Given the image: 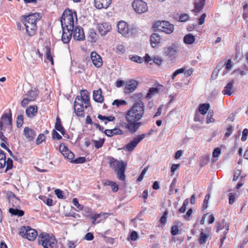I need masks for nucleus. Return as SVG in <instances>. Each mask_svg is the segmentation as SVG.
<instances>
[{
  "label": "nucleus",
  "instance_id": "obj_1",
  "mask_svg": "<svg viewBox=\"0 0 248 248\" xmlns=\"http://www.w3.org/2000/svg\"><path fill=\"white\" fill-rule=\"evenodd\" d=\"M144 113V105L141 100L136 102L132 107L126 113L127 123L125 128L131 133L136 132L142 123L139 122L143 117Z\"/></svg>",
  "mask_w": 248,
  "mask_h": 248
},
{
  "label": "nucleus",
  "instance_id": "obj_2",
  "mask_svg": "<svg viewBox=\"0 0 248 248\" xmlns=\"http://www.w3.org/2000/svg\"><path fill=\"white\" fill-rule=\"evenodd\" d=\"M42 18L40 14L35 13L27 16H22L21 21L25 27L27 34L30 37L34 36L37 32V23Z\"/></svg>",
  "mask_w": 248,
  "mask_h": 248
},
{
  "label": "nucleus",
  "instance_id": "obj_3",
  "mask_svg": "<svg viewBox=\"0 0 248 248\" xmlns=\"http://www.w3.org/2000/svg\"><path fill=\"white\" fill-rule=\"evenodd\" d=\"M90 106L89 93L86 90H83L80 95H78L75 98L74 107L76 115L78 117L84 116V108H87Z\"/></svg>",
  "mask_w": 248,
  "mask_h": 248
},
{
  "label": "nucleus",
  "instance_id": "obj_4",
  "mask_svg": "<svg viewBox=\"0 0 248 248\" xmlns=\"http://www.w3.org/2000/svg\"><path fill=\"white\" fill-rule=\"evenodd\" d=\"M109 166L113 169L116 175L117 179L121 181H125V174L127 164L123 160H118L113 157H109Z\"/></svg>",
  "mask_w": 248,
  "mask_h": 248
},
{
  "label": "nucleus",
  "instance_id": "obj_5",
  "mask_svg": "<svg viewBox=\"0 0 248 248\" xmlns=\"http://www.w3.org/2000/svg\"><path fill=\"white\" fill-rule=\"evenodd\" d=\"M37 242L43 248H58L57 240L52 234L41 233L38 236Z\"/></svg>",
  "mask_w": 248,
  "mask_h": 248
},
{
  "label": "nucleus",
  "instance_id": "obj_6",
  "mask_svg": "<svg viewBox=\"0 0 248 248\" xmlns=\"http://www.w3.org/2000/svg\"><path fill=\"white\" fill-rule=\"evenodd\" d=\"M12 129V116L11 110L9 113L3 114L0 118V139L5 141L6 138L3 135V132H10Z\"/></svg>",
  "mask_w": 248,
  "mask_h": 248
},
{
  "label": "nucleus",
  "instance_id": "obj_7",
  "mask_svg": "<svg viewBox=\"0 0 248 248\" xmlns=\"http://www.w3.org/2000/svg\"><path fill=\"white\" fill-rule=\"evenodd\" d=\"M77 19V13L73 12L69 9H65L61 17V23L62 28L70 30V29H73L74 26V18Z\"/></svg>",
  "mask_w": 248,
  "mask_h": 248
},
{
  "label": "nucleus",
  "instance_id": "obj_8",
  "mask_svg": "<svg viewBox=\"0 0 248 248\" xmlns=\"http://www.w3.org/2000/svg\"><path fill=\"white\" fill-rule=\"evenodd\" d=\"M180 47L178 43H172L170 45L163 48V54L171 61L176 59L177 53L179 52Z\"/></svg>",
  "mask_w": 248,
  "mask_h": 248
},
{
  "label": "nucleus",
  "instance_id": "obj_9",
  "mask_svg": "<svg viewBox=\"0 0 248 248\" xmlns=\"http://www.w3.org/2000/svg\"><path fill=\"white\" fill-rule=\"evenodd\" d=\"M19 235L31 241H33L38 235L37 232L29 226H22L19 230Z\"/></svg>",
  "mask_w": 248,
  "mask_h": 248
},
{
  "label": "nucleus",
  "instance_id": "obj_10",
  "mask_svg": "<svg viewBox=\"0 0 248 248\" xmlns=\"http://www.w3.org/2000/svg\"><path fill=\"white\" fill-rule=\"evenodd\" d=\"M216 232H218L220 230L224 229L223 232V235L220 238V247H222L224 241L226 238V235L228 233V230L229 229V225L227 223L226 220L224 219H221L218 221L215 227Z\"/></svg>",
  "mask_w": 248,
  "mask_h": 248
},
{
  "label": "nucleus",
  "instance_id": "obj_11",
  "mask_svg": "<svg viewBox=\"0 0 248 248\" xmlns=\"http://www.w3.org/2000/svg\"><path fill=\"white\" fill-rule=\"evenodd\" d=\"M6 159L5 153L0 149V169L3 168L6 165L5 171H7L12 169L13 162L11 158H8L7 160Z\"/></svg>",
  "mask_w": 248,
  "mask_h": 248
},
{
  "label": "nucleus",
  "instance_id": "obj_12",
  "mask_svg": "<svg viewBox=\"0 0 248 248\" xmlns=\"http://www.w3.org/2000/svg\"><path fill=\"white\" fill-rule=\"evenodd\" d=\"M132 7L138 14H141L148 11L147 3L142 0H134L132 3Z\"/></svg>",
  "mask_w": 248,
  "mask_h": 248
},
{
  "label": "nucleus",
  "instance_id": "obj_13",
  "mask_svg": "<svg viewBox=\"0 0 248 248\" xmlns=\"http://www.w3.org/2000/svg\"><path fill=\"white\" fill-rule=\"evenodd\" d=\"M149 133H144L139 135L135 137L133 140L126 145L125 149L129 152L132 151L137 145L147 135H150Z\"/></svg>",
  "mask_w": 248,
  "mask_h": 248
},
{
  "label": "nucleus",
  "instance_id": "obj_14",
  "mask_svg": "<svg viewBox=\"0 0 248 248\" xmlns=\"http://www.w3.org/2000/svg\"><path fill=\"white\" fill-rule=\"evenodd\" d=\"M117 27L119 33L125 37L129 36L130 29L126 22L124 21H120L118 22Z\"/></svg>",
  "mask_w": 248,
  "mask_h": 248
},
{
  "label": "nucleus",
  "instance_id": "obj_15",
  "mask_svg": "<svg viewBox=\"0 0 248 248\" xmlns=\"http://www.w3.org/2000/svg\"><path fill=\"white\" fill-rule=\"evenodd\" d=\"M73 36L74 39L77 41H83L85 39L83 29L79 26L74 27Z\"/></svg>",
  "mask_w": 248,
  "mask_h": 248
},
{
  "label": "nucleus",
  "instance_id": "obj_16",
  "mask_svg": "<svg viewBox=\"0 0 248 248\" xmlns=\"http://www.w3.org/2000/svg\"><path fill=\"white\" fill-rule=\"evenodd\" d=\"M159 30L167 34H170L174 30V26L172 24H170L169 22L162 21L160 23V25H158Z\"/></svg>",
  "mask_w": 248,
  "mask_h": 248
},
{
  "label": "nucleus",
  "instance_id": "obj_17",
  "mask_svg": "<svg viewBox=\"0 0 248 248\" xmlns=\"http://www.w3.org/2000/svg\"><path fill=\"white\" fill-rule=\"evenodd\" d=\"M210 228H206L205 230L202 229L198 239L199 243L201 245H204L209 237V233L210 232Z\"/></svg>",
  "mask_w": 248,
  "mask_h": 248
},
{
  "label": "nucleus",
  "instance_id": "obj_18",
  "mask_svg": "<svg viewBox=\"0 0 248 248\" xmlns=\"http://www.w3.org/2000/svg\"><path fill=\"white\" fill-rule=\"evenodd\" d=\"M59 151L65 158L69 160L73 159L75 157L74 153L70 151L63 143L60 144Z\"/></svg>",
  "mask_w": 248,
  "mask_h": 248
},
{
  "label": "nucleus",
  "instance_id": "obj_19",
  "mask_svg": "<svg viewBox=\"0 0 248 248\" xmlns=\"http://www.w3.org/2000/svg\"><path fill=\"white\" fill-rule=\"evenodd\" d=\"M138 85V81L134 79L127 82L124 88V91L125 93H129L133 92L137 89Z\"/></svg>",
  "mask_w": 248,
  "mask_h": 248
},
{
  "label": "nucleus",
  "instance_id": "obj_20",
  "mask_svg": "<svg viewBox=\"0 0 248 248\" xmlns=\"http://www.w3.org/2000/svg\"><path fill=\"white\" fill-rule=\"evenodd\" d=\"M91 58L93 64L96 67H100L103 64L101 57L95 51H93L91 53Z\"/></svg>",
  "mask_w": 248,
  "mask_h": 248
},
{
  "label": "nucleus",
  "instance_id": "obj_21",
  "mask_svg": "<svg viewBox=\"0 0 248 248\" xmlns=\"http://www.w3.org/2000/svg\"><path fill=\"white\" fill-rule=\"evenodd\" d=\"M62 41L63 43L67 44L69 43L73 35V29H70L69 30L68 28L67 30L64 28H62Z\"/></svg>",
  "mask_w": 248,
  "mask_h": 248
},
{
  "label": "nucleus",
  "instance_id": "obj_22",
  "mask_svg": "<svg viewBox=\"0 0 248 248\" xmlns=\"http://www.w3.org/2000/svg\"><path fill=\"white\" fill-rule=\"evenodd\" d=\"M23 134L29 141H31L34 140L36 133L32 129L25 127L23 130Z\"/></svg>",
  "mask_w": 248,
  "mask_h": 248
},
{
  "label": "nucleus",
  "instance_id": "obj_23",
  "mask_svg": "<svg viewBox=\"0 0 248 248\" xmlns=\"http://www.w3.org/2000/svg\"><path fill=\"white\" fill-rule=\"evenodd\" d=\"M205 3V0H195L194 8L192 12L195 13H198L201 12L204 8Z\"/></svg>",
  "mask_w": 248,
  "mask_h": 248
},
{
  "label": "nucleus",
  "instance_id": "obj_24",
  "mask_svg": "<svg viewBox=\"0 0 248 248\" xmlns=\"http://www.w3.org/2000/svg\"><path fill=\"white\" fill-rule=\"evenodd\" d=\"M39 93V91L37 88L32 87L28 91L26 95L30 99V100L34 101L36 100Z\"/></svg>",
  "mask_w": 248,
  "mask_h": 248
},
{
  "label": "nucleus",
  "instance_id": "obj_25",
  "mask_svg": "<svg viewBox=\"0 0 248 248\" xmlns=\"http://www.w3.org/2000/svg\"><path fill=\"white\" fill-rule=\"evenodd\" d=\"M37 111V107L36 106L32 105L30 106L26 109V114L29 118H32L36 115Z\"/></svg>",
  "mask_w": 248,
  "mask_h": 248
},
{
  "label": "nucleus",
  "instance_id": "obj_26",
  "mask_svg": "<svg viewBox=\"0 0 248 248\" xmlns=\"http://www.w3.org/2000/svg\"><path fill=\"white\" fill-rule=\"evenodd\" d=\"M95 7L98 9H107L108 7V0H94Z\"/></svg>",
  "mask_w": 248,
  "mask_h": 248
},
{
  "label": "nucleus",
  "instance_id": "obj_27",
  "mask_svg": "<svg viewBox=\"0 0 248 248\" xmlns=\"http://www.w3.org/2000/svg\"><path fill=\"white\" fill-rule=\"evenodd\" d=\"M160 35L156 33H153L150 38V41L151 46L155 47L160 43Z\"/></svg>",
  "mask_w": 248,
  "mask_h": 248
},
{
  "label": "nucleus",
  "instance_id": "obj_28",
  "mask_svg": "<svg viewBox=\"0 0 248 248\" xmlns=\"http://www.w3.org/2000/svg\"><path fill=\"white\" fill-rule=\"evenodd\" d=\"M87 39L91 43H95L97 40L98 35L94 29H90L89 30Z\"/></svg>",
  "mask_w": 248,
  "mask_h": 248
},
{
  "label": "nucleus",
  "instance_id": "obj_29",
  "mask_svg": "<svg viewBox=\"0 0 248 248\" xmlns=\"http://www.w3.org/2000/svg\"><path fill=\"white\" fill-rule=\"evenodd\" d=\"M234 83V80H232L230 82H229L224 87V89L222 91V93L224 95H228V96H231L232 94V93L231 92V91L232 89Z\"/></svg>",
  "mask_w": 248,
  "mask_h": 248
},
{
  "label": "nucleus",
  "instance_id": "obj_30",
  "mask_svg": "<svg viewBox=\"0 0 248 248\" xmlns=\"http://www.w3.org/2000/svg\"><path fill=\"white\" fill-rule=\"evenodd\" d=\"M102 90L100 89L93 92V99L95 102L98 103H102L103 102L104 97L102 96Z\"/></svg>",
  "mask_w": 248,
  "mask_h": 248
},
{
  "label": "nucleus",
  "instance_id": "obj_31",
  "mask_svg": "<svg viewBox=\"0 0 248 248\" xmlns=\"http://www.w3.org/2000/svg\"><path fill=\"white\" fill-rule=\"evenodd\" d=\"M55 130L59 131L63 136L65 134V129L61 123V119L59 116H57L56 119V122L55 124Z\"/></svg>",
  "mask_w": 248,
  "mask_h": 248
},
{
  "label": "nucleus",
  "instance_id": "obj_32",
  "mask_svg": "<svg viewBox=\"0 0 248 248\" xmlns=\"http://www.w3.org/2000/svg\"><path fill=\"white\" fill-rule=\"evenodd\" d=\"M195 40L194 35L191 33H188L184 37L183 42L186 45H192L195 42Z\"/></svg>",
  "mask_w": 248,
  "mask_h": 248
},
{
  "label": "nucleus",
  "instance_id": "obj_33",
  "mask_svg": "<svg viewBox=\"0 0 248 248\" xmlns=\"http://www.w3.org/2000/svg\"><path fill=\"white\" fill-rule=\"evenodd\" d=\"M98 29L102 35H106L108 31V25L107 23L98 24Z\"/></svg>",
  "mask_w": 248,
  "mask_h": 248
},
{
  "label": "nucleus",
  "instance_id": "obj_34",
  "mask_svg": "<svg viewBox=\"0 0 248 248\" xmlns=\"http://www.w3.org/2000/svg\"><path fill=\"white\" fill-rule=\"evenodd\" d=\"M45 55L46 60L51 62V65H54L53 56L52 55L50 46H46L45 47Z\"/></svg>",
  "mask_w": 248,
  "mask_h": 248
},
{
  "label": "nucleus",
  "instance_id": "obj_35",
  "mask_svg": "<svg viewBox=\"0 0 248 248\" xmlns=\"http://www.w3.org/2000/svg\"><path fill=\"white\" fill-rule=\"evenodd\" d=\"M233 63L231 59L227 60L226 62L224 64L225 70H224L222 75L224 76L227 74L232 68Z\"/></svg>",
  "mask_w": 248,
  "mask_h": 248
},
{
  "label": "nucleus",
  "instance_id": "obj_36",
  "mask_svg": "<svg viewBox=\"0 0 248 248\" xmlns=\"http://www.w3.org/2000/svg\"><path fill=\"white\" fill-rule=\"evenodd\" d=\"M210 108V105L208 103L201 104L199 105L198 110L202 115H205Z\"/></svg>",
  "mask_w": 248,
  "mask_h": 248
},
{
  "label": "nucleus",
  "instance_id": "obj_37",
  "mask_svg": "<svg viewBox=\"0 0 248 248\" xmlns=\"http://www.w3.org/2000/svg\"><path fill=\"white\" fill-rule=\"evenodd\" d=\"M9 213L14 216H17L19 217H22L24 215V212L23 210L16 208H11L9 209Z\"/></svg>",
  "mask_w": 248,
  "mask_h": 248
},
{
  "label": "nucleus",
  "instance_id": "obj_38",
  "mask_svg": "<svg viewBox=\"0 0 248 248\" xmlns=\"http://www.w3.org/2000/svg\"><path fill=\"white\" fill-rule=\"evenodd\" d=\"M129 59L131 61L139 63H141L144 60L143 58L141 57L140 56H139L138 55H129Z\"/></svg>",
  "mask_w": 248,
  "mask_h": 248
},
{
  "label": "nucleus",
  "instance_id": "obj_39",
  "mask_svg": "<svg viewBox=\"0 0 248 248\" xmlns=\"http://www.w3.org/2000/svg\"><path fill=\"white\" fill-rule=\"evenodd\" d=\"M210 160L209 156L207 155H204L201 157L200 160V165L201 167H204L208 164Z\"/></svg>",
  "mask_w": 248,
  "mask_h": 248
},
{
  "label": "nucleus",
  "instance_id": "obj_40",
  "mask_svg": "<svg viewBox=\"0 0 248 248\" xmlns=\"http://www.w3.org/2000/svg\"><path fill=\"white\" fill-rule=\"evenodd\" d=\"M24 122V116L23 114L18 115L16 118V126L18 128H20Z\"/></svg>",
  "mask_w": 248,
  "mask_h": 248
},
{
  "label": "nucleus",
  "instance_id": "obj_41",
  "mask_svg": "<svg viewBox=\"0 0 248 248\" xmlns=\"http://www.w3.org/2000/svg\"><path fill=\"white\" fill-rule=\"evenodd\" d=\"M158 91V89L156 87L150 88L146 94V97L148 99L151 98L152 97L153 94L155 93H157Z\"/></svg>",
  "mask_w": 248,
  "mask_h": 248
},
{
  "label": "nucleus",
  "instance_id": "obj_42",
  "mask_svg": "<svg viewBox=\"0 0 248 248\" xmlns=\"http://www.w3.org/2000/svg\"><path fill=\"white\" fill-rule=\"evenodd\" d=\"M123 131L119 128H115L113 129H109V137H111L114 135H122Z\"/></svg>",
  "mask_w": 248,
  "mask_h": 248
},
{
  "label": "nucleus",
  "instance_id": "obj_43",
  "mask_svg": "<svg viewBox=\"0 0 248 248\" xmlns=\"http://www.w3.org/2000/svg\"><path fill=\"white\" fill-rule=\"evenodd\" d=\"M71 162L75 164H82L86 162V158L85 157H79L75 159H70Z\"/></svg>",
  "mask_w": 248,
  "mask_h": 248
},
{
  "label": "nucleus",
  "instance_id": "obj_44",
  "mask_svg": "<svg viewBox=\"0 0 248 248\" xmlns=\"http://www.w3.org/2000/svg\"><path fill=\"white\" fill-rule=\"evenodd\" d=\"M139 237L138 233L136 231H132L130 232L128 239L130 241H135Z\"/></svg>",
  "mask_w": 248,
  "mask_h": 248
},
{
  "label": "nucleus",
  "instance_id": "obj_45",
  "mask_svg": "<svg viewBox=\"0 0 248 248\" xmlns=\"http://www.w3.org/2000/svg\"><path fill=\"white\" fill-rule=\"evenodd\" d=\"M109 186L113 192H116L119 190V186L115 182L109 181Z\"/></svg>",
  "mask_w": 248,
  "mask_h": 248
},
{
  "label": "nucleus",
  "instance_id": "obj_46",
  "mask_svg": "<svg viewBox=\"0 0 248 248\" xmlns=\"http://www.w3.org/2000/svg\"><path fill=\"white\" fill-rule=\"evenodd\" d=\"M126 104V102L125 100H119V99L115 100L112 103V105L113 106L116 105L118 107L121 105H125Z\"/></svg>",
  "mask_w": 248,
  "mask_h": 248
},
{
  "label": "nucleus",
  "instance_id": "obj_47",
  "mask_svg": "<svg viewBox=\"0 0 248 248\" xmlns=\"http://www.w3.org/2000/svg\"><path fill=\"white\" fill-rule=\"evenodd\" d=\"M168 215V211H165L161 218H160L159 221L161 224L165 225L167 221V216Z\"/></svg>",
  "mask_w": 248,
  "mask_h": 248
},
{
  "label": "nucleus",
  "instance_id": "obj_48",
  "mask_svg": "<svg viewBox=\"0 0 248 248\" xmlns=\"http://www.w3.org/2000/svg\"><path fill=\"white\" fill-rule=\"evenodd\" d=\"M210 195L209 194H207L205 197H204V201H203V204H202V208L203 209H206L207 208L208 205V201L210 199Z\"/></svg>",
  "mask_w": 248,
  "mask_h": 248
},
{
  "label": "nucleus",
  "instance_id": "obj_49",
  "mask_svg": "<svg viewBox=\"0 0 248 248\" xmlns=\"http://www.w3.org/2000/svg\"><path fill=\"white\" fill-rule=\"evenodd\" d=\"M46 140V136L43 134H40L36 140V143L37 145L41 144L43 141H45Z\"/></svg>",
  "mask_w": 248,
  "mask_h": 248
},
{
  "label": "nucleus",
  "instance_id": "obj_50",
  "mask_svg": "<svg viewBox=\"0 0 248 248\" xmlns=\"http://www.w3.org/2000/svg\"><path fill=\"white\" fill-rule=\"evenodd\" d=\"M73 204L76 206L79 210H82L83 209V206L79 203L78 201L77 198H74L72 201Z\"/></svg>",
  "mask_w": 248,
  "mask_h": 248
},
{
  "label": "nucleus",
  "instance_id": "obj_51",
  "mask_svg": "<svg viewBox=\"0 0 248 248\" xmlns=\"http://www.w3.org/2000/svg\"><path fill=\"white\" fill-rule=\"evenodd\" d=\"M190 16L187 14H182L179 16V21L180 22H186L188 20Z\"/></svg>",
  "mask_w": 248,
  "mask_h": 248
},
{
  "label": "nucleus",
  "instance_id": "obj_52",
  "mask_svg": "<svg viewBox=\"0 0 248 248\" xmlns=\"http://www.w3.org/2000/svg\"><path fill=\"white\" fill-rule=\"evenodd\" d=\"M234 130V126L232 125H229L227 128V132L225 134V136L228 138L232 134Z\"/></svg>",
  "mask_w": 248,
  "mask_h": 248
},
{
  "label": "nucleus",
  "instance_id": "obj_53",
  "mask_svg": "<svg viewBox=\"0 0 248 248\" xmlns=\"http://www.w3.org/2000/svg\"><path fill=\"white\" fill-rule=\"evenodd\" d=\"M223 67H224V64H223L222 61L218 63V64L217 65L214 72L212 74V77H213V75L214 74V73H217V74L218 73V72L221 70L222 68H223Z\"/></svg>",
  "mask_w": 248,
  "mask_h": 248
},
{
  "label": "nucleus",
  "instance_id": "obj_54",
  "mask_svg": "<svg viewBox=\"0 0 248 248\" xmlns=\"http://www.w3.org/2000/svg\"><path fill=\"white\" fill-rule=\"evenodd\" d=\"M105 214L104 213L103 214H94L92 217V222L93 224H95L96 223V221L97 219L100 217H101L102 216H104Z\"/></svg>",
  "mask_w": 248,
  "mask_h": 248
},
{
  "label": "nucleus",
  "instance_id": "obj_55",
  "mask_svg": "<svg viewBox=\"0 0 248 248\" xmlns=\"http://www.w3.org/2000/svg\"><path fill=\"white\" fill-rule=\"evenodd\" d=\"M104 140H93V142L94 143V146L96 148L99 149L100 148L103 144Z\"/></svg>",
  "mask_w": 248,
  "mask_h": 248
},
{
  "label": "nucleus",
  "instance_id": "obj_56",
  "mask_svg": "<svg viewBox=\"0 0 248 248\" xmlns=\"http://www.w3.org/2000/svg\"><path fill=\"white\" fill-rule=\"evenodd\" d=\"M31 102H32V101L30 100V99L28 97L26 98H24L21 102V105L23 107L25 108Z\"/></svg>",
  "mask_w": 248,
  "mask_h": 248
},
{
  "label": "nucleus",
  "instance_id": "obj_57",
  "mask_svg": "<svg viewBox=\"0 0 248 248\" xmlns=\"http://www.w3.org/2000/svg\"><path fill=\"white\" fill-rule=\"evenodd\" d=\"M194 120L195 122H200L201 123H202L203 121L202 118L200 114L197 111H196L195 113Z\"/></svg>",
  "mask_w": 248,
  "mask_h": 248
},
{
  "label": "nucleus",
  "instance_id": "obj_58",
  "mask_svg": "<svg viewBox=\"0 0 248 248\" xmlns=\"http://www.w3.org/2000/svg\"><path fill=\"white\" fill-rule=\"evenodd\" d=\"M52 139L60 140L62 139V137L55 130L52 131Z\"/></svg>",
  "mask_w": 248,
  "mask_h": 248
},
{
  "label": "nucleus",
  "instance_id": "obj_59",
  "mask_svg": "<svg viewBox=\"0 0 248 248\" xmlns=\"http://www.w3.org/2000/svg\"><path fill=\"white\" fill-rule=\"evenodd\" d=\"M248 135V129L247 128H245L242 132V136L241 138V140L242 141H245L247 140Z\"/></svg>",
  "mask_w": 248,
  "mask_h": 248
},
{
  "label": "nucleus",
  "instance_id": "obj_60",
  "mask_svg": "<svg viewBox=\"0 0 248 248\" xmlns=\"http://www.w3.org/2000/svg\"><path fill=\"white\" fill-rule=\"evenodd\" d=\"M178 227L176 225L172 226L171 228V233L172 235H176L178 233Z\"/></svg>",
  "mask_w": 248,
  "mask_h": 248
},
{
  "label": "nucleus",
  "instance_id": "obj_61",
  "mask_svg": "<svg viewBox=\"0 0 248 248\" xmlns=\"http://www.w3.org/2000/svg\"><path fill=\"white\" fill-rule=\"evenodd\" d=\"M116 51L117 52H119L122 54L124 53L125 52V47L123 45H118L116 47Z\"/></svg>",
  "mask_w": 248,
  "mask_h": 248
},
{
  "label": "nucleus",
  "instance_id": "obj_62",
  "mask_svg": "<svg viewBox=\"0 0 248 248\" xmlns=\"http://www.w3.org/2000/svg\"><path fill=\"white\" fill-rule=\"evenodd\" d=\"M221 154V149L219 148H215L213 152V156L214 157H218Z\"/></svg>",
  "mask_w": 248,
  "mask_h": 248
},
{
  "label": "nucleus",
  "instance_id": "obj_63",
  "mask_svg": "<svg viewBox=\"0 0 248 248\" xmlns=\"http://www.w3.org/2000/svg\"><path fill=\"white\" fill-rule=\"evenodd\" d=\"M206 17V15L205 13H203L201 16V17L199 18L198 23L199 25H202L205 22V19Z\"/></svg>",
  "mask_w": 248,
  "mask_h": 248
},
{
  "label": "nucleus",
  "instance_id": "obj_64",
  "mask_svg": "<svg viewBox=\"0 0 248 248\" xmlns=\"http://www.w3.org/2000/svg\"><path fill=\"white\" fill-rule=\"evenodd\" d=\"M94 238L93 234L92 232H88L86 234L84 239L88 241L93 240Z\"/></svg>",
  "mask_w": 248,
  "mask_h": 248
}]
</instances>
